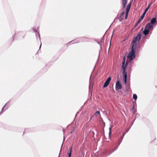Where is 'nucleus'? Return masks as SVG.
Listing matches in <instances>:
<instances>
[{"mask_svg": "<svg viewBox=\"0 0 157 157\" xmlns=\"http://www.w3.org/2000/svg\"><path fill=\"white\" fill-rule=\"evenodd\" d=\"M124 13H125L124 12H123L121 14V17L123 16L124 15Z\"/></svg>", "mask_w": 157, "mask_h": 157, "instance_id": "obj_14", "label": "nucleus"}, {"mask_svg": "<svg viewBox=\"0 0 157 157\" xmlns=\"http://www.w3.org/2000/svg\"><path fill=\"white\" fill-rule=\"evenodd\" d=\"M111 128H109V129H110V131H109V134H110L111 133Z\"/></svg>", "mask_w": 157, "mask_h": 157, "instance_id": "obj_17", "label": "nucleus"}, {"mask_svg": "<svg viewBox=\"0 0 157 157\" xmlns=\"http://www.w3.org/2000/svg\"><path fill=\"white\" fill-rule=\"evenodd\" d=\"M137 25H138L137 24H136L135 25V27H136Z\"/></svg>", "mask_w": 157, "mask_h": 157, "instance_id": "obj_18", "label": "nucleus"}, {"mask_svg": "<svg viewBox=\"0 0 157 157\" xmlns=\"http://www.w3.org/2000/svg\"><path fill=\"white\" fill-rule=\"evenodd\" d=\"M92 119V117H91L90 118V119Z\"/></svg>", "mask_w": 157, "mask_h": 157, "instance_id": "obj_21", "label": "nucleus"}, {"mask_svg": "<svg viewBox=\"0 0 157 157\" xmlns=\"http://www.w3.org/2000/svg\"><path fill=\"white\" fill-rule=\"evenodd\" d=\"M156 21V18L155 17L153 18L151 20V22H150L151 24H154Z\"/></svg>", "mask_w": 157, "mask_h": 157, "instance_id": "obj_8", "label": "nucleus"}, {"mask_svg": "<svg viewBox=\"0 0 157 157\" xmlns=\"http://www.w3.org/2000/svg\"><path fill=\"white\" fill-rule=\"evenodd\" d=\"M111 77H108L107 79L105 81V83H104V84L103 86L104 87V88L108 86V85L109 84L110 82V81L111 80Z\"/></svg>", "mask_w": 157, "mask_h": 157, "instance_id": "obj_5", "label": "nucleus"}, {"mask_svg": "<svg viewBox=\"0 0 157 157\" xmlns=\"http://www.w3.org/2000/svg\"><path fill=\"white\" fill-rule=\"evenodd\" d=\"M142 20V19H141L140 18L139 19V20H138V21L140 22Z\"/></svg>", "mask_w": 157, "mask_h": 157, "instance_id": "obj_16", "label": "nucleus"}, {"mask_svg": "<svg viewBox=\"0 0 157 157\" xmlns=\"http://www.w3.org/2000/svg\"><path fill=\"white\" fill-rule=\"evenodd\" d=\"M145 15V14L143 13V14L140 17V19L143 20V19Z\"/></svg>", "mask_w": 157, "mask_h": 157, "instance_id": "obj_13", "label": "nucleus"}, {"mask_svg": "<svg viewBox=\"0 0 157 157\" xmlns=\"http://www.w3.org/2000/svg\"><path fill=\"white\" fill-rule=\"evenodd\" d=\"M138 22L139 23H140V21H138V22Z\"/></svg>", "mask_w": 157, "mask_h": 157, "instance_id": "obj_19", "label": "nucleus"}, {"mask_svg": "<svg viewBox=\"0 0 157 157\" xmlns=\"http://www.w3.org/2000/svg\"><path fill=\"white\" fill-rule=\"evenodd\" d=\"M150 5H149L148 6V7L146 8L145 10V11L144 12V13L145 14L146 12L147 11V10H148V9H149V8L150 7Z\"/></svg>", "mask_w": 157, "mask_h": 157, "instance_id": "obj_10", "label": "nucleus"}, {"mask_svg": "<svg viewBox=\"0 0 157 157\" xmlns=\"http://www.w3.org/2000/svg\"><path fill=\"white\" fill-rule=\"evenodd\" d=\"M70 151L69 153H68V157H71V151L72 149V147H71L70 148Z\"/></svg>", "mask_w": 157, "mask_h": 157, "instance_id": "obj_9", "label": "nucleus"}, {"mask_svg": "<svg viewBox=\"0 0 157 157\" xmlns=\"http://www.w3.org/2000/svg\"><path fill=\"white\" fill-rule=\"evenodd\" d=\"M127 0H122V5L123 6V8H124L126 6V5L127 3Z\"/></svg>", "mask_w": 157, "mask_h": 157, "instance_id": "obj_7", "label": "nucleus"}, {"mask_svg": "<svg viewBox=\"0 0 157 157\" xmlns=\"http://www.w3.org/2000/svg\"><path fill=\"white\" fill-rule=\"evenodd\" d=\"M132 2H130L126 8L125 13V19H126L128 15V12L130 11V9L131 6Z\"/></svg>", "mask_w": 157, "mask_h": 157, "instance_id": "obj_4", "label": "nucleus"}, {"mask_svg": "<svg viewBox=\"0 0 157 157\" xmlns=\"http://www.w3.org/2000/svg\"><path fill=\"white\" fill-rule=\"evenodd\" d=\"M141 36V34L138 33L132 41V50L127 56V58L129 59L130 62H131L135 57V51L136 50L140 48L139 43L140 39Z\"/></svg>", "mask_w": 157, "mask_h": 157, "instance_id": "obj_1", "label": "nucleus"}, {"mask_svg": "<svg viewBox=\"0 0 157 157\" xmlns=\"http://www.w3.org/2000/svg\"><path fill=\"white\" fill-rule=\"evenodd\" d=\"M133 98L135 100H136L137 98V96L136 94H134L133 96Z\"/></svg>", "mask_w": 157, "mask_h": 157, "instance_id": "obj_11", "label": "nucleus"}, {"mask_svg": "<svg viewBox=\"0 0 157 157\" xmlns=\"http://www.w3.org/2000/svg\"><path fill=\"white\" fill-rule=\"evenodd\" d=\"M100 113V112L99 111H97L96 112V113H95V115L96 116H98V115H99Z\"/></svg>", "mask_w": 157, "mask_h": 157, "instance_id": "obj_12", "label": "nucleus"}, {"mask_svg": "<svg viewBox=\"0 0 157 157\" xmlns=\"http://www.w3.org/2000/svg\"><path fill=\"white\" fill-rule=\"evenodd\" d=\"M125 57H124L123 61L122 62V65L121 66V68L123 70V73L124 74V81L125 83H126L127 75V73L125 72V69L127 65L126 63V64L125 65Z\"/></svg>", "mask_w": 157, "mask_h": 157, "instance_id": "obj_2", "label": "nucleus"}, {"mask_svg": "<svg viewBox=\"0 0 157 157\" xmlns=\"http://www.w3.org/2000/svg\"><path fill=\"white\" fill-rule=\"evenodd\" d=\"M142 20V19H141L140 18L139 19V20H138V21L140 22Z\"/></svg>", "mask_w": 157, "mask_h": 157, "instance_id": "obj_15", "label": "nucleus"}, {"mask_svg": "<svg viewBox=\"0 0 157 157\" xmlns=\"http://www.w3.org/2000/svg\"><path fill=\"white\" fill-rule=\"evenodd\" d=\"M153 26L152 24L150 23H148L146 25L144 30L143 31V33L145 35H147L149 33L150 29Z\"/></svg>", "mask_w": 157, "mask_h": 157, "instance_id": "obj_3", "label": "nucleus"}, {"mask_svg": "<svg viewBox=\"0 0 157 157\" xmlns=\"http://www.w3.org/2000/svg\"><path fill=\"white\" fill-rule=\"evenodd\" d=\"M122 89V86L119 81H117L116 85V89L118 90Z\"/></svg>", "mask_w": 157, "mask_h": 157, "instance_id": "obj_6", "label": "nucleus"}, {"mask_svg": "<svg viewBox=\"0 0 157 157\" xmlns=\"http://www.w3.org/2000/svg\"><path fill=\"white\" fill-rule=\"evenodd\" d=\"M139 23L138 22H137V23H136V24H137V25H138V24Z\"/></svg>", "mask_w": 157, "mask_h": 157, "instance_id": "obj_20", "label": "nucleus"}]
</instances>
